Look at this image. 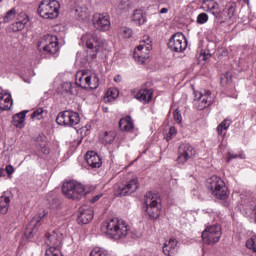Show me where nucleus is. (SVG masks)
Masks as SVG:
<instances>
[{
	"label": "nucleus",
	"instance_id": "f257e3e1",
	"mask_svg": "<svg viewBox=\"0 0 256 256\" xmlns=\"http://www.w3.org/2000/svg\"><path fill=\"white\" fill-rule=\"evenodd\" d=\"M102 231L109 239L119 241V239H125L129 235V225L119 218H110L102 223Z\"/></svg>",
	"mask_w": 256,
	"mask_h": 256
},
{
	"label": "nucleus",
	"instance_id": "f03ea898",
	"mask_svg": "<svg viewBox=\"0 0 256 256\" xmlns=\"http://www.w3.org/2000/svg\"><path fill=\"white\" fill-rule=\"evenodd\" d=\"M144 203V211L149 219H159V215H161V198H159V195L147 192L144 196Z\"/></svg>",
	"mask_w": 256,
	"mask_h": 256
},
{
	"label": "nucleus",
	"instance_id": "7ed1b4c3",
	"mask_svg": "<svg viewBox=\"0 0 256 256\" xmlns=\"http://www.w3.org/2000/svg\"><path fill=\"white\" fill-rule=\"evenodd\" d=\"M38 51L44 55H55L59 53V40L53 34H46L38 41Z\"/></svg>",
	"mask_w": 256,
	"mask_h": 256
},
{
	"label": "nucleus",
	"instance_id": "20e7f679",
	"mask_svg": "<svg viewBox=\"0 0 256 256\" xmlns=\"http://www.w3.org/2000/svg\"><path fill=\"white\" fill-rule=\"evenodd\" d=\"M207 188L211 191L212 195L216 197V199H220L221 201H225L227 197H229V193L227 192V186L221 177L212 176L207 180Z\"/></svg>",
	"mask_w": 256,
	"mask_h": 256
},
{
	"label": "nucleus",
	"instance_id": "39448f33",
	"mask_svg": "<svg viewBox=\"0 0 256 256\" xmlns=\"http://www.w3.org/2000/svg\"><path fill=\"white\" fill-rule=\"evenodd\" d=\"M61 4L57 0H42L38 7V15L43 19H56L59 17Z\"/></svg>",
	"mask_w": 256,
	"mask_h": 256
},
{
	"label": "nucleus",
	"instance_id": "423d86ee",
	"mask_svg": "<svg viewBox=\"0 0 256 256\" xmlns=\"http://www.w3.org/2000/svg\"><path fill=\"white\" fill-rule=\"evenodd\" d=\"M62 193L68 199H81L87 195L85 186L75 180L65 182L62 185Z\"/></svg>",
	"mask_w": 256,
	"mask_h": 256
},
{
	"label": "nucleus",
	"instance_id": "0eeeda50",
	"mask_svg": "<svg viewBox=\"0 0 256 256\" xmlns=\"http://www.w3.org/2000/svg\"><path fill=\"white\" fill-rule=\"evenodd\" d=\"M81 42L85 43L87 49L92 52V59H95V57H97V53H99V51L103 49V40L99 38L97 32H90L84 34L81 38Z\"/></svg>",
	"mask_w": 256,
	"mask_h": 256
},
{
	"label": "nucleus",
	"instance_id": "6e6552de",
	"mask_svg": "<svg viewBox=\"0 0 256 256\" xmlns=\"http://www.w3.org/2000/svg\"><path fill=\"white\" fill-rule=\"evenodd\" d=\"M221 235H223L221 225L214 224V225L208 226L202 232V241L206 245H215L219 243V241L221 240Z\"/></svg>",
	"mask_w": 256,
	"mask_h": 256
},
{
	"label": "nucleus",
	"instance_id": "1a4fd4ad",
	"mask_svg": "<svg viewBox=\"0 0 256 256\" xmlns=\"http://www.w3.org/2000/svg\"><path fill=\"white\" fill-rule=\"evenodd\" d=\"M80 121L79 113L73 110L60 112L56 118V123L58 125H64V127H75V125H79Z\"/></svg>",
	"mask_w": 256,
	"mask_h": 256
},
{
	"label": "nucleus",
	"instance_id": "9d476101",
	"mask_svg": "<svg viewBox=\"0 0 256 256\" xmlns=\"http://www.w3.org/2000/svg\"><path fill=\"white\" fill-rule=\"evenodd\" d=\"M46 216L47 213L45 212L39 213L36 216H34L26 227V230L24 232L25 237H27L28 239H33V237L37 235L39 227H41L43 219H45Z\"/></svg>",
	"mask_w": 256,
	"mask_h": 256
},
{
	"label": "nucleus",
	"instance_id": "9b49d317",
	"mask_svg": "<svg viewBox=\"0 0 256 256\" xmlns=\"http://www.w3.org/2000/svg\"><path fill=\"white\" fill-rule=\"evenodd\" d=\"M210 105H213V96H211V91L204 90L195 94V109H198V111H203V109H207V107Z\"/></svg>",
	"mask_w": 256,
	"mask_h": 256
},
{
	"label": "nucleus",
	"instance_id": "f8f14e48",
	"mask_svg": "<svg viewBox=\"0 0 256 256\" xmlns=\"http://www.w3.org/2000/svg\"><path fill=\"white\" fill-rule=\"evenodd\" d=\"M115 195L117 197H123L125 195H131V193H135L137 189H139V181L137 178H133L132 180L128 181L126 184L122 185H115Z\"/></svg>",
	"mask_w": 256,
	"mask_h": 256
},
{
	"label": "nucleus",
	"instance_id": "ddd939ff",
	"mask_svg": "<svg viewBox=\"0 0 256 256\" xmlns=\"http://www.w3.org/2000/svg\"><path fill=\"white\" fill-rule=\"evenodd\" d=\"M115 195L117 197H123L125 195H131V193H135L137 189H139V181L137 178H133L132 180L128 181L126 184L122 185H115Z\"/></svg>",
	"mask_w": 256,
	"mask_h": 256
},
{
	"label": "nucleus",
	"instance_id": "4468645a",
	"mask_svg": "<svg viewBox=\"0 0 256 256\" xmlns=\"http://www.w3.org/2000/svg\"><path fill=\"white\" fill-rule=\"evenodd\" d=\"M168 48L175 53H181L187 49V40L185 39V35L183 33L174 34L169 42Z\"/></svg>",
	"mask_w": 256,
	"mask_h": 256
},
{
	"label": "nucleus",
	"instance_id": "2eb2a0df",
	"mask_svg": "<svg viewBox=\"0 0 256 256\" xmlns=\"http://www.w3.org/2000/svg\"><path fill=\"white\" fill-rule=\"evenodd\" d=\"M195 148L191 144H182L178 149L177 163L179 165H185L189 159H193L196 155Z\"/></svg>",
	"mask_w": 256,
	"mask_h": 256
},
{
	"label": "nucleus",
	"instance_id": "dca6fc26",
	"mask_svg": "<svg viewBox=\"0 0 256 256\" xmlns=\"http://www.w3.org/2000/svg\"><path fill=\"white\" fill-rule=\"evenodd\" d=\"M76 85H78V87H81L82 89H97V87H99V77H91L87 76V74H82V76L80 77L79 75H77Z\"/></svg>",
	"mask_w": 256,
	"mask_h": 256
},
{
	"label": "nucleus",
	"instance_id": "f3484780",
	"mask_svg": "<svg viewBox=\"0 0 256 256\" xmlns=\"http://www.w3.org/2000/svg\"><path fill=\"white\" fill-rule=\"evenodd\" d=\"M65 233L61 229L54 230L51 234L46 235V245L50 247L49 249L54 248V251H59V245L63 241V236Z\"/></svg>",
	"mask_w": 256,
	"mask_h": 256
},
{
	"label": "nucleus",
	"instance_id": "a211bd4d",
	"mask_svg": "<svg viewBox=\"0 0 256 256\" xmlns=\"http://www.w3.org/2000/svg\"><path fill=\"white\" fill-rule=\"evenodd\" d=\"M94 27L98 31H109L111 29V21L107 14L96 13L93 15Z\"/></svg>",
	"mask_w": 256,
	"mask_h": 256
},
{
	"label": "nucleus",
	"instance_id": "6ab92c4d",
	"mask_svg": "<svg viewBox=\"0 0 256 256\" xmlns=\"http://www.w3.org/2000/svg\"><path fill=\"white\" fill-rule=\"evenodd\" d=\"M149 51H151V45L140 44L134 49V61L143 65V63L149 59Z\"/></svg>",
	"mask_w": 256,
	"mask_h": 256
},
{
	"label": "nucleus",
	"instance_id": "aec40b11",
	"mask_svg": "<svg viewBox=\"0 0 256 256\" xmlns=\"http://www.w3.org/2000/svg\"><path fill=\"white\" fill-rule=\"evenodd\" d=\"M26 23H29V16H27L25 12H21L17 15L16 22L9 26V29L10 31H13V33L23 31V29H25Z\"/></svg>",
	"mask_w": 256,
	"mask_h": 256
},
{
	"label": "nucleus",
	"instance_id": "412c9836",
	"mask_svg": "<svg viewBox=\"0 0 256 256\" xmlns=\"http://www.w3.org/2000/svg\"><path fill=\"white\" fill-rule=\"evenodd\" d=\"M93 208L91 206H82L79 209L78 223L82 225H87L93 221Z\"/></svg>",
	"mask_w": 256,
	"mask_h": 256
},
{
	"label": "nucleus",
	"instance_id": "4be33fe9",
	"mask_svg": "<svg viewBox=\"0 0 256 256\" xmlns=\"http://www.w3.org/2000/svg\"><path fill=\"white\" fill-rule=\"evenodd\" d=\"M162 251L165 256H173L177 251H179V241L175 238H170L166 240Z\"/></svg>",
	"mask_w": 256,
	"mask_h": 256
},
{
	"label": "nucleus",
	"instance_id": "5701e85b",
	"mask_svg": "<svg viewBox=\"0 0 256 256\" xmlns=\"http://www.w3.org/2000/svg\"><path fill=\"white\" fill-rule=\"evenodd\" d=\"M85 159L89 167H92L93 169H99V167L103 165V162L101 161V157L95 151L87 152Z\"/></svg>",
	"mask_w": 256,
	"mask_h": 256
},
{
	"label": "nucleus",
	"instance_id": "b1692460",
	"mask_svg": "<svg viewBox=\"0 0 256 256\" xmlns=\"http://www.w3.org/2000/svg\"><path fill=\"white\" fill-rule=\"evenodd\" d=\"M13 107V98L9 93H0V111H10Z\"/></svg>",
	"mask_w": 256,
	"mask_h": 256
},
{
	"label": "nucleus",
	"instance_id": "393cba45",
	"mask_svg": "<svg viewBox=\"0 0 256 256\" xmlns=\"http://www.w3.org/2000/svg\"><path fill=\"white\" fill-rule=\"evenodd\" d=\"M135 97L142 103H149V101L153 99V90L147 89L145 86H143L135 95Z\"/></svg>",
	"mask_w": 256,
	"mask_h": 256
},
{
	"label": "nucleus",
	"instance_id": "a878e982",
	"mask_svg": "<svg viewBox=\"0 0 256 256\" xmlns=\"http://www.w3.org/2000/svg\"><path fill=\"white\" fill-rule=\"evenodd\" d=\"M119 128H120V131H126L127 133L135 129L131 116H126L125 118L120 119Z\"/></svg>",
	"mask_w": 256,
	"mask_h": 256
},
{
	"label": "nucleus",
	"instance_id": "bb28decb",
	"mask_svg": "<svg viewBox=\"0 0 256 256\" xmlns=\"http://www.w3.org/2000/svg\"><path fill=\"white\" fill-rule=\"evenodd\" d=\"M27 115V111H22L18 114H15L12 119V124L14 127H17L18 129H23L25 126V117Z\"/></svg>",
	"mask_w": 256,
	"mask_h": 256
},
{
	"label": "nucleus",
	"instance_id": "cd10ccee",
	"mask_svg": "<svg viewBox=\"0 0 256 256\" xmlns=\"http://www.w3.org/2000/svg\"><path fill=\"white\" fill-rule=\"evenodd\" d=\"M37 149L40 153L44 155H49V148L47 147V141H45V136H38L36 138Z\"/></svg>",
	"mask_w": 256,
	"mask_h": 256
},
{
	"label": "nucleus",
	"instance_id": "c85d7f7f",
	"mask_svg": "<svg viewBox=\"0 0 256 256\" xmlns=\"http://www.w3.org/2000/svg\"><path fill=\"white\" fill-rule=\"evenodd\" d=\"M132 21L136 23V25H145L147 17L143 14V10H135L132 15Z\"/></svg>",
	"mask_w": 256,
	"mask_h": 256
},
{
	"label": "nucleus",
	"instance_id": "c756f323",
	"mask_svg": "<svg viewBox=\"0 0 256 256\" xmlns=\"http://www.w3.org/2000/svg\"><path fill=\"white\" fill-rule=\"evenodd\" d=\"M229 127H231V120L225 119L218 125L216 131L218 135H220V137H225V135H227V129H229Z\"/></svg>",
	"mask_w": 256,
	"mask_h": 256
},
{
	"label": "nucleus",
	"instance_id": "7c9ffc66",
	"mask_svg": "<svg viewBox=\"0 0 256 256\" xmlns=\"http://www.w3.org/2000/svg\"><path fill=\"white\" fill-rule=\"evenodd\" d=\"M9 203H11V198L9 196H0V213L2 215H7L9 211Z\"/></svg>",
	"mask_w": 256,
	"mask_h": 256
},
{
	"label": "nucleus",
	"instance_id": "2f4dec72",
	"mask_svg": "<svg viewBox=\"0 0 256 256\" xmlns=\"http://www.w3.org/2000/svg\"><path fill=\"white\" fill-rule=\"evenodd\" d=\"M75 15L80 21H85L89 17V10L85 6H77L75 9Z\"/></svg>",
	"mask_w": 256,
	"mask_h": 256
},
{
	"label": "nucleus",
	"instance_id": "473e14b6",
	"mask_svg": "<svg viewBox=\"0 0 256 256\" xmlns=\"http://www.w3.org/2000/svg\"><path fill=\"white\" fill-rule=\"evenodd\" d=\"M115 137H117V133L115 131L104 132L101 141L104 145H111V143L115 141Z\"/></svg>",
	"mask_w": 256,
	"mask_h": 256
},
{
	"label": "nucleus",
	"instance_id": "72a5a7b5",
	"mask_svg": "<svg viewBox=\"0 0 256 256\" xmlns=\"http://www.w3.org/2000/svg\"><path fill=\"white\" fill-rule=\"evenodd\" d=\"M59 92L62 95H73V84L71 82H64L59 87Z\"/></svg>",
	"mask_w": 256,
	"mask_h": 256
},
{
	"label": "nucleus",
	"instance_id": "f704fd0d",
	"mask_svg": "<svg viewBox=\"0 0 256 256\" xmlns=\"http://www.w3.org/2000/svg\"><path fill=\"white\" fill-rule=\"evenodd\" d=\"M17 17V9L12 8L9 11L6 12V14L3 17V23H9L13 21Z\"/></svg>",
	"mask_w": 256,
	"mask_h": 256
},
{
	"label": "nucleus",
	"instance_id": "c9c22d12",
	"mask_svg": "<svg viewBox=\"0 0 256 256\" xmlns=\"http://www.w3.org/2000/svg\"><path fill=\"white\" fill-rule=\"evenodd\" d=\"M118 33L120 37H123V39H131V37H133V30L128 27H121Z\"/></svg>",
	"mask_w": 256,
	"mask_h": 256
},
{
	"label": "nucleus",
	"instance_id": "e433bc0d",
	"mask_svg": "<svg viewBox=\"0 0 256 256\" xmlns=\"http://www.w3.org/2000/svg\"><path fill=\"white\" fill-rule=\"evenodd\" d=\"M106 97L108 101H113L117 99L119 97V90H117L116 88L108 89V91L106 92Z\"/></svg>",
	"mask_w": 256,
	"mask_h": 256
},
{
	"label": "nucleus",
	"instance_id": "4c0bfd02",
	"mask_svg": "<svg viewBox=\"0 0 256 256\" xmlns=\"http://www.w3.org/2000/svg\"><path fill=\"white\" fill-rule=\"evenodd\" d=\"M210 13L216 17V19H219L221 17V13H223V9L219 7V4L215 2L214 7L210 10Z\"/></svg>",
	"mask_w": 256,
	"mask_h": 256
},
{
	"label": "nucleus",
	"instance_id": "58836bf2",
	"mask_svg": "<svg viewBox=\"0 0 256 256\" xmlns=\"http://www.w3.org/2000/svg\"><path fill=\"white\" fill-rule=\"evenodd\" d=\"M90 256H109V252H107L106 250H104L102 248H94L90 252Z\"/></svg>",
	"mask_w": 256,
	"mask_h": 256
},
{
	"label": "nucleus",
	"instance_id": "ea45409f",
	"mask_svg": "<svg viewBox=\"0 0 256 256\" xmlns=\"http://www.w3.org/2000/svg\"><path fill=\"white\" fill-rule=\"evenodd\" d=\"M246 247L247 249H251V251L256 253V236H253L246 241Z\"/></svg>",
	"mask_w": 256,
	"mask_h": 256
},
{
	"label": "nucleus",
	"instance_id": "a19ab883",
	"mask_svg": "<svg viewBox=\"0 0 256 256\" xmlns=\"http://www.w3.org/2000/svg\"><path fill=\"white\" fill-rule=\"evenodd\" d=\"M207 21H209V15H207V13H200L197 16V23L199 25H205V23H207Z\"/></svg>",
	"mask_w": 256,
	"mask_h": 256
},
{
	"label": "nucleus",
	"instance_id": "79ce46f5",
	"mask_svg": "<svg viewBox=\"0 0 256 256\" xmlns=\"http://www.w3.org/2000/svg\"><path fill=\"white\" fill-rule=\"evenodd\" d=\"M31 118L32 119H37L38 121H41V119H43V108L36 109L32 113Z\"/></svg>",
	"mask_w": 256,
	"mask_h": 256
},
{
	"label": "nucleus",
	"instance_id": "37998d69",
	"mask_svg": "<svg viewBox=\"0 0 256 256\" xmlns=\"http://www.w3.org/2000/svg\"><path fill=\"white\" fill-rule=\"evenodd\" d=\"M173 116H174V121L178 124H181L182 121H183V116L181 115V112L176 109L173 113Z\"/></svg>",
	"mask_w": 256,
	"mask_h": 256
},
{
	"label": "nucleus",
	"instance_id": "c03bdc74",
	"mask_svg": "<svg viewBox=\"0 0 256 256\" xmlns=\"http://www.w3.org/2000/svg\"><path fill=\"white\" fill-rule=\"evenodd\" d=\"M215 1H213V0H208V1H205L204 3H203V7H204V9L206 10V11H211V9L214 7V5H215Z\"/></svg>",
	"mask_w": 256,
	"mask_h": 256
},
{
	"label": "nucleus",
	"instance_id": "a18cd8bd",
	"mask_svg": "<svg viewBox=\"0 0 256 256\" xmlns=\"http://www.w3.org/2000/svg\"><path fill=\"white\" fill-rule=\"evenodd\" d=\"M173 135H177V129H175V127H170L166 141H171V139H173Z\"/></svg>",
	"mask_w": 256,
	"mask_h": 256
},
{
	"label": "nucleus",
	"instance_id": "49530a36",
	"mask_svg": "<svg viewBox=\"0 0 256 256\" xmlns=\"http://www.w3.org/2000/svg\"><path fill=\"white\" fill-rule=\"evenodd\" d=\"M227 15L230 19L233 18V15H235V4H231L229 7H228V10H227Z\"/></svg>",
	"mask_w": 256,
	"mask_h": 256
},
{
	"label": "nucleus",
	"instance_id": "de8ad7c7",
	"mask_svg": "<svg viewBox=\"0 0 256 256\" xmlns=\"http://www.w3.org/2000/svg\"><path fill=\"white\" fill-rule=\"evenodd\" d=\"M46 256H59V250H55V248H49L46 250Z\"/></svg>",
	"mask_w": 256,
	"mask_h": 256
},
{
	"label": "nucleus",
	"instance_id": "09e8293b",
	"mask_svg": "<svg viewBox=\"0 0 256 256\" xmlns=\"http://www.w3.org/2000/svg\"><path fill=\"white\" fill-rule=\"evenodd\" d=\"M239 157H240L241 159H243V154L238 155V154H233V153L229 152V153H228L227 161L230 162L231 159H237V158H239Z\"/></svg>",
	"mask_w": 256,
	"mask_h": 256
},
{
	"label": "nucleus",
	"instance_id": "8fccbe9b",
	"mask_svg": "<svg viewBox=\"0 0 256 256\" xmlns=\"http://www.w3.org/2000/svg\"><path fill=\"white\" fill-rule=\"evenodd\" d=\"M140 45H151V38L149 36H144L143 40L140 41Z\"/></svg>",
	"mask_w": 256,
	"mask_h": 256
},
{
	"label": "nucleus",
	"instance_id": "3c124183",
	"mask_svg": "<svg viewBox=\"0 0 256 256\" xmlns=\"http://www.w3.org/2000/svg\"><path fill=\"white\" fill-rule=\"evenodd\" d=\"M5 171H6L7 175H13V173H15V168H13L12 165H7L5 167Z\"/></svg>",
	"mask_w": 256,
	"mask_h": 256
},
{
	"label": "nucleus",
	"instance_id": "603ef678",
	"mask_svg": "<svg viewBox=\"0 0 256 256\" xmlns=\"http://www.w3.org/2000/svg\"><path fill=\"white\" fill-rule=\"evenodd\" d=\"M230 77H231V74L227 72L226 75H224V77L221 78V83L223 84L225 80H226V83H229V81H231Z\"/></svg>",
	"mask_w": 256,
	"mask_h": 256
},
{
	"label": "nucleus",
	"instance_id": "864d4df0",
	"mask_svg": "<svg viewBox=\"0 0 256 256\" xmlns=\"http://www.w3.org/2000/svg\"><path fill=\"white\" fill-rule=\"evenodd\" d=\"M101 197H103L102 194H98V195L94 196V197L91 199V203H97V201H99V199H101Z\"/></svg>",
	"mask_w": 256,
	"mask_h": 256
},
{
	"label": "nucleus",
	"instance_id": "5fc2aeb1",
	"mask_svg": "<svg viewBox=\"0 0 256 256\" xmlns=\"http://www.w3.org/2000/svg\"><path fill=\"white\" fill-rule=\"evenodd\" d=\"M122 80H123V78L119 74L114 77L115 83H121Z\"/></svg>",
	"mask_w": 256,
	"mask_h": 256
},
{
	"label": "nucleus",
	"instance_id": "6e6d98bb",
	"mask_svg": "<svg viewBox=\"0 0 256 256\" xmlns=\"http://www.w3.org/2000/svg\"><path fill=\"white\" fill-rule=\"evenodd\" d=\"M169 12V9H167V8H162L161 10H160V13L161 14H165V13H168Z\"/></svg>",
	"mask_w": 256,
	"mask_h": 256
},
{
	"label": "nucleus",
	"instance_id": "4d7b16f0",
	"mask_svg": "<svg viewBox=\"0 0 256 256\" xmlns=\"http://www.w3.org/2000/svg\"><path fill=\"white\" fill-rule=\"evenodd\" d=\"M209 57H211V54H207V53L203 54L204 61H206V59H209Z\"/></svg>",
	"mask_w": 256,
	"mask_h": 256
},
{
	"label": "nucleus",
	"instance_id": "13d9d810",
	"mask_svg": "<svg viewBox=\"0 0 256 256\" xmlns=\"http://www.w3.org/2000/svg\"><path fill=\"white\" fill-rule=\"evenodd\" d=\"M0 177H5V170L0 168Z\"/></svg>",
	"mask_w": 256,
	"mask_h": 256
},
{
	"label": "nucleus",
	"instance_id": "bf43d9fd",
	"mask_svg": "<svg viewBox=\"0 0 256 256\" xmlns=\"http://www.w3.org/2000/svg\"><path fill=\"white\" fill-rule=\"evenodd\" d=\"M244 3H249V0H244Z\"/></svg>",
	"mask_w": 256,
	"mask_h": 256
},
{
	"label": "nucleus",
	"instance_id": "052dcab7",
	"mask_svg": "<svg viewBox=\"0 0 256 256\" xmlns=\"http://www.w3.org/2000/svg\"><path fill=\"white\" fill-rule=\"evenodd\" d=\"M0 3H3V0H0Z\"/></svg>",
	"mask_w": 256,
	"mask_h": 256
},
{
	"label": "nucleus",
	"instance_id": "680f3d73",
	"mask_svg": "<svg viewBox=\"0 0 256 256\" xmlns=\"http://www.w3.org/2000/svg\"><path fill=\"white\" fill-rule=\"evenodd\" d=\"M0 241H1V236H0Z\"/></svg>",
	"mask_w": 256,
	"mask_h": 256
}]
</instances>
